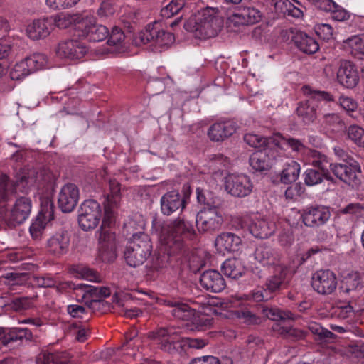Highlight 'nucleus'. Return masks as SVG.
I'll use <instances>...</instances> for the list:
<instances>
[{
  "mask_svg": "<svg viewBox=\"0 0 364 364\" xmlns=\"http://www.w3.org/2000/svg\"><path fill=\"white\" fill-rule=\"evenodd\" d=\"M110 193L107 196L105 205L106 216L102 220L101 227L97 232L99 234L97 246V258L104 262H112L117 257V244L115 234L109 227V218L119 205L120 184L115 179L109 180Z\"/></svg>",
  "mask_w": 364,
  "mask_h": 364,
  "instance_id": "nucleus-1",
  "label": "nucleus"
},
{
  "mask_svg": "<svg viewBox=\"0 0 364 364\" xmlns=\"http://www.w3.org/2000/svg\"><path fill=\"white\" fill-rule=\"evenodd\" d=\"M152 226L168 255L179 254L184 247L183 238L193 240L195 236L192 225L181 217L164 222L154 219Z\"/></svg>",
  "mask_w": 364,
  "mask_h": 364,
  "instance_id": "nucleus-2",
  "label": "nucleus"
},
{
  "mask_svg": "<svg viewBox=\"0 0 364 364\" xmlns=\"http://www.w3.org/2000/svg\"><path fill=\"white\" fill-rule=\"evenodd\" d=\"M222 26V20L214 15L212 10H205L197 17L190 18L184 28L190 32H196L199 38H208L215 36Z\"/></svg>",
  "mask_w": 364,
  "mask_h": 364,
  "instance_id": "nucleus-3",
  "label": "nucleus"
},
{
  "mask_svg": "<svg viewBox=\"0 0 364 364\" xmlns=\"http://www.w3.org/2000/svg\"><path fill=\"white\" fill-rule=\"evenodd\" d=\"M151 249L152 245L148 235L144 232L134 234L126 246L124 259L129 266L138 267L150 256Z\"/></svg>",
  "mask_w": 364,
  "mask_h": 364,
  "instance_id": "nucleus-4",
  "label": "nucleus"
},
{
  "mask_svg": "<svg viewBox=\"0 0 364 364\" xmlns=\"http://www.w3.org/2000/svg\"><path fill=\"white\" fill-rule=\"evenodd\" d=\"M304 93L309 95L308 100L299 103L296 112L299 117L307 122H313L317 115V111L321 105V101L333 102V96L328 92L313 90L310 87H304Z\"/></svg>",
  "mask_w": 364,
  "mask_h": 364,
  "instance_id": "nucleus-5",
  "label": "nucleus"
},
{
  "mask_svg": "<svg viewBox=\"0 0 364 364\" xmlns=\"http://www.w3.org/2000/svg\"><path fill=\"white\" fill-rule=\"evenodd\" d=\"M64 284L70 289L80 290L82 293V299L92 310H98L107 304L104 299L111 294L110 289L105 287H95L83 283L75 284L72 282H66Z\"/></svg>",
  "mask_w": 364,
  "mask_h": 364,
  "instance_id": "nucleus-6",
  "label": "nucleus"
},
{
  "mask_svg": "<svg viewBox=\"0 0 364 364\" xmlns=\"http://www.w3.org/2000/svg\"><path fill=\"white\" fill-rule=\"evenodd\" d=\"M235 220L240 221V227H247L250 233L257 238L264 239L273 235L276 230L274 222L259 215H252L249 218L248 215L236 217Z\"/></svg>",
  "mask_w": 364,
  "mask_h": 364,
  "instance_id": "nucleus-7",
  "label": "nucleus"
},
{
  "mask_svg": "<svg viewBox=\"0 0 364 364\" xmlns=\"http://www.w3.org/2000/svg\"><path fill=\"white\" fill-rule=\"evenodd\" d=\"M149 337L157 343L161 350L169 353L175 352L181 347V331L174 326L159 328L151 332Z\"/></svg>",
  "mask_w": 364,
  "mask_h": 364,
  "instance_id": "nucleus-8",
  "label": "nucleus"
},
{
  "mask_svg": "<svg viewBox=\"0 0 364 364\" xmlns=\"http://www.w3.org/2000/svg\"><path fill=\"white\" fill-rule=\"evenodd\" d=\"M102 216L99 203L94 200H86L80 205L78 223L82 230L87 231L95 228Z\"/></svg>",
  "mask_w": 364,
  "mask_h": 364,
  "instance_id": "nucleus-9",
  "label": "nucleus"
},
{
  "mask_svg": "<svg viewBox=\"0 0 364 364\" xmlns=\"http://www.w3.org/2000/svg\"><path fill=\"white\" fill-rule=\"evenodd\" d=\"M77 35L90 41L100 42L108 37L109 31L106 26L97 24L93 16L84 13L81 24L78 26Z\"/></svg>",
  "mask_w": 364,
  "mask_h": 364,
  "instance_id": "nucleus-10",
  "label": "nucleus"
},
{
  "mask_svg": "<svg viewBox=\"0 0 364 364\" xmlns=\"http://www.w3.org/2000/svg\"><path fill=\"white\" fill-rule=\"evenodd\" d=\"M139 38L144 44L153 43L161 47L171 45L175 40L173 34L166 32L158 22L149 24L144 31L139 33Z\"/></svg>",
  "mask_w": 364,
  "mask_h": 364,
  "instance_id": "nucleus-11",
  "label": "nucleus"
},
{
  "mask_svg": "<svg viewBox=\"0 0 364 364\" xmlns=\"http://www.w3.org/2000/svg\"><path fill=\"white\" fill-rule=\"evenodd\" d=\"M223 222V216L216 207L204 208L198 213L196 218L197 228L203 232L218 230Z\"/></svg>",
  "mask_w": 364,
  "mask_h": 364,
  "instance_id": "nucleus-12",
  "label": "nucleus"
},
{
  "mask_svg": "<svg viewBox=\"0 0 364 364\" xmlns=\"http://www.w3.org/2000/svg\"><path fill=\"white\" fill-rule=\"evenodd\" d=\"M252 188V183L247 175L230 174L225 178V188L232 196L245 197L250 194Z\"/></svg>",
  "mask_w": 364,
  "mask_h": 364,
  "instance_id": "nucleus-13",
  "label": "nucleus"
},
{
  "mask_svg": "<svg viewBox=\"0 0 364 364\" xmlns=\"http://www.w3.org/2000/svg\"><path fill=\"white\" fill-rule=\"evenodd\" d=\"M311 286L320 294H331L337 287L336 276L329 269L318 270L312 275Z\"/></svg>",
  "mask_w": 364,
  "mask_h": 364,
  "instance_id": "nucleus-14",
  "label": "nucleus"
},
{
  "mask_svg": "<svg viewBox=\"0 0 364 364\" xmlns=\"http://www.w3.org/2000/svg\"><path fill=\"white\" fill-rule=\"evenodd\" d=\"M87 52L84 43L77 39H68L58 43L55 53L61 58L71 60L83 58Z\"/></svg>",
  "mask_w": 364,
  "mask_h": 364,
  "instance_id": "nucleus-15",
  "label": "nucleus"
},
{
  "mask_svg": "<svg viewBox=\"0 0 364 364\" xmlns=\"http://www.w3.org/2000/svg\"><path fill=\"white\" fill-rule=\"evenodd\" d=\"M330 217V210L324 205L308 207L303 210L301 215L304 224L311 228L323 225L329 220Z\"/></svg>",
  "mask_w": 364,
  "mask_h": 364,
  "instance_id": "nucleus-16",
  "label": "nucleus"
},
{
  "mask_svg": "<svg viewBox=\"0 0 364 364\" xmlns=\"http://www.w3.org/2000/svg\"><path fill=\"white\" fill-rule=\"evenodd\" d=\"M159 303L171 308V314L176 318L191 321L196 316V311L179 299L161 298L159 299Z\"/></svg>",
  "mask_w": 364,
  "mask_h": 364,
  "instance_id": "nucleus-17",
  "label": "nucleus"
},
{
  "mask_svg": "<svg viewBox=\"0 0 364 364\" xmlns=\"http://www.w3.org/2000/svg\"><path fill=\"white\" fill-rule=\"evenodd\" d=\"M79 200V189L74 183L64 185L58 194V205L63 213H70L76 207Z\"/></svg>",
  "mask_w": 364,
  "mask_h": 364,
  "instance_id": "nucleus-18",
  "label": "nucleus"
},
{
  "mask_svg": "<svg viewBox=\"0 0 364 364\" xmlns=\"http://www.w3.org/2000/svg\"><path fill=\"white\" fill-rule=\"evenodd\" d=\"M262 18V14L259 9L252 6H242L229 16L228 21L235 26H240L256 23Z\"/></svg>",
  "mask_w": 364,
  "mask_h": 364,
  "instance_id": "nucleus-19",
  "label": "nucleus"
},
{
  "mask_svg": "<svg viewBox=\"0 0 364 364\" xmlns=\"http://www.w3.org/2000/svg\"><path fill=\"white\" fill-rule=\"evenodd\" d=\"M50 181V173L43 171L39 173L31 171L28 176L23 175L18 178L14 183V187L16 191L27 193L28 189L36 183L44 185Z\"/></svg>",
  "mask_w": 364,
  "mask_h": 364,
  "instance_id": "nucleus-20",
  "label": "nucleus"
},
{
  "mask_svg": "<svg viewBox=\"0 0 364 364\" xmlns=\"http://www.w3.org/2000/svg\"><path fill=\"white\" fill-rule=\"evenodd\" d=\"M185 197L176 190H172L164 194L160 200L161 211L164 215H171L178 210L186 207Z\"/></svg>",
  "mask_w": 364,
  "mask_h": 364,
  "instance_id": "nucleus-21",
  "label": "nucleus"
},
{
  "mask_svg": "<svg viewBox=\"0 0 364 364\" xmlns=\"http://www.w3.org/2000/svg\"><path fill=\"white\" fill-rule=\"evenodd\" d=\"M338 82L346 88L355 87L359 82L356 66L348 60H342L337 71Z\"/></svg>",
  "mask_w": 364,
  "mask_h": 364,
  "instance_id": "nucleus-22",
  "label": "nucleus"
},
{
  "mask_svg": "<svg viewBox=\"0 0 364 364\" xmlns=\"http://www.w3.org/2000/svg\"><path fill=\"white\" fill-rule=\"evenodd\" d=\"M332 173L341 181L350 185L357 178V173L361 172L360 166L355 161L344 164H333L331 165Z\"/></svg>",
  "mask_w": 364,
  "mask_h": 364,
  "instance_id": "nucleus-23",
  "label": "nucleus"
},
{
  "mask_svg": "<svg viewBox=\"0 0 364 364\" xmlns=\"http://www.w3.org/2000/svg\"><path fill=\"white\" fill-rule=\"evenodd\" d=\"M53 17H46L33 20L26 28V33L29 38L38 40L48 36L53 30Z\"/></svg>",
  "mask_w": 364,
  "mask_h": 364,
  "instance_id": "nucleus-24",
  "label": "nucleus"
},
{
  "mask_svg": "<svg viewBox=\"0 0 364 364\" xmlns=\"http://www.w3.org/2000/svg\"><path fill=\"white\" fill-rule=\"evenodd\" d=\"M31 200L26 197L18 198L11 211L9 221L13 225L24 223L31 212Z\"/></svg>",
  "mask_w": 364,
  "mask_h": 364,
  "instance_id": "nucleus-25",
  "label": "nucleus"
},
{
  "mask_svg": "<svg viewBox=\"0 0 364 364\" xmlns=\"http://www.w3.org/2000/svg\"><path fill=\"white\" fill-rule=\"evenodd\" d=\"M242 244L241 238L235 233L225 232L217 236L215 245L223 254L237 251Z\"/></svg>",
  "mask_w": 364,
  "mask_h": 364,
  "instance_id": "nucleus-26",
  "label": "nucleus"
},
{
  "mask_svg": "<svg viewBox=\"0 0 364 364\" xmlns=\"http://www.w3.org/2000/svg\"><path fill=\"white\" fill-rule=\"evenodd\" d=\"M70 235L68 231L61 230L53 235L47 242L48 251L56 256L65 254L69 249Z\"/></svg>",
  "mask_w": 364,
  "mask_h": 364,
  "instance_id": "nucleus-27",
  "label": "nucleus"
},
{
  "mask_svg": "<svg viewBox=\"0 0 364 364\" xmlns=\"http://www.w3.org/2000/svg\"><path fill=\"white\" fill-rule=\"evenodd\" d=\"M201 286L211 292H220L225 287V282L222 275L216 270H207L200 278Z\"/></svg>",
  "mask_w": 364,
  "mask_h": 364,
  "instance_id": "nucleus-28",
  "label": "nucleus"
},
{
  "mask_svg": "<svg viewBox=\"0 0 364 364\" xmlns=\"http://www.w3.org/2000/svg\"><path fill=\"white\" fill-rule=\"evenodd\" d=\"M236 131L235 124L230 121L214 123L208 131V135L213 141H223Z\"/></svg>",
  "mask_w": 364,
  "mask_h": 364,
  "instance_id": "nucleus-29",
  "label": "nucleus"
},
{
  "mask_svg": "<svg viewBox=\"0 0 364 364\" xmlns=\"http://www.w3.org/2000/svg\"><path fill=\"white\" fill-rule=\"evenodd\" d=\"M77 364L66 351L42 352L36 358V364Z\"/></svg>",
  "mask_w": 364,
  "mask_h": 364,
  "instance_id": "nucleus-30",
  "label": "nucleus"
},
{
  "mask_svg": "<svg viewBox=\"0 0 364 364\" xmlns=\"http://www.w3.org/2000/svg\"><path fill=\"white\" fill-rule=\"evenodd\" d=\"M255 259L263 266H282L277 251L268 246H259L255 252Z\"/></svg>",
  "mask_w": 364,
  "mask_h": 364,
  "instance_id": "nucleus-31",
  "label": "nucleus"
},
{
  "mask_svg": "<svg viewBox=\"0 0 364 364\" xmlns=\"http://www.w3.org/2000/svg\"><path fill=\"white\" fill-rule=\"evenodd\" d=\"M323 11L330 12L331 18L338 21H343L350 17L349 13L333 0H320L315 6Z\"/></svg>",
  "mask_w": 364,
  "mask_h": 364,
  "instance_id": "nucleus-32",
  "label": "nucleus"
},
{
  "mask_svg": "<svg viewBox=\"0 0 364 364\" xmlns=\"http://www.w3.org/2000/svg\"><path fill=\"white\" fill-rule=\"evenodd\" d=\"M244 141L250 146L264 150L267 149H275L279 146V142L275 137H263L255 133H247L244 136Z\"/></svg>",
  "mask_w": 364,
  "mask_h": 364,
  "instance_id": "nucleus-33",
  "label": "nucleus"
},
{
  "mask_svg": "<svg viewBox=\"0 0 364 364\" xmlns=\"http://www.w3.org/2000/svg\"><path fill=\"white\" fill-rule=\"evenodd\" d=\"M272 149H267L254 152L249 159L250 166L259 172L269 170L272 166V158L269 154Z\"/></svg>",
  "mask_w": 364,
  "mask_h": 364,
  "instance_id": "nucleus-34",
  "label": "nucleus"
},
{
  "mask_svg": "<svg viewBox=\"0 0 364 364\" xmlns=\"http://www.w3.org/2000/svg\"><path fill=\"white\" fill-rule=\"evenodd\" d=\"M293 41L296 48L305 54H314L319 49L318 42L313 37L302 32L296 33L293 37Z\"/></svg>",
  "mask_w": 364,
  "mask_h": 364,
  "instance_id": "nucleus-35",
  "label": "nucleus"
},
{
  "mask_svg": "<svg viewBox=\"0 0 364 364\" xmlns=\"http://www.w3.org/2000/svg\"><path fill=\"white\" fill-rule=\"evenodd\" d=\"M83 16L84 13L80 14H60L53 17L52 28L55 26L60 29H64L73 25L75 31L78 33V26L81 24Z\"/></svg>",
  "mask_w": 364,
  "mask_h": 364,
  "instance_id": "nucleus-36",
  "label": "nucleus"
},
{
  "mask_svg": "<svg viewBox=\"0 0 364 364\" xmlns=\"http://www.w3.org/2000/svg\"><path fill=\"white\" fill-rule=\"evenodd\" d=\"M32 333L28 328H7L6 337L4 340V346L21 345L23 341H30Z\"/></svg>",
  "mask_w": 364,
  "mask_h": 364,
  "instance_id": "nucleus-37",
  "label": "nucleus"
},
{
  "mask_svg": "<svg viewBox=\"0 0 364 364\" xmlns=\"http://www.w3.org/2000/svg\"><path fill=\"white\" fill-rule=\"evenodd\" d=\"M298 6L294 4L289 0H277L275 8L284 15L299 18L304 15L303 9H306L297 0H293Z\"/></svg>",
  "mask_w": 364,
  "mask_h": 364,
  "instance_id": "nucleus-38",
  "label": "nucleus"
},
{
  "mask_svg": "<svg viewBox=\"0 0 364 364\" xmlns=\"http://www.w3.org/2000/svg\"><path fill=\"white\" fill-rule=\"evenodd\" d=\"M363 287V279L358 272H351L344 277L341 291L346 294L358 291Z\"/></svg>",
  "mask_w": 364,
  "mask_h": 364,
  "instance_id": "nucleus-39",
  "label": "nucleus"
},
{
  "mask_svg": "<svg viewBox=\"0 0 364 364\" xmlns=\"http://www.w3.org/2000/svg\"><path fill=\"white\" fill-rule=\"evenodd\" d=\"M287 272L288 269L284 265L274 267L273 274L266 282L269 292H276L280 289L285 282Z\"/></svg>",
  "mask_w": 364,
  "mask_h": 364,
  "instance_id": "nucleus-40",
  "label": "nucleus"
},
{
  "mask_svg": "<svg viewBox=\"0 0 364 364\" xmlns=\"http://www.w3.org/2000/svg\"><path fill=\"white\" fill-rule=\"evenodd\" d=\"M221 271L226 277L235 279L242 276L245 268L240 259L232 258L223 263Z\"/></svg>",
  "mask_w": 364,
  "mask_h": 364,
  "instance_id": "nucleus-41",
  "label": "nucleus"
},
{
  "mask_svg": "<svg viewBox=\"0 0 364 364\" xmlns=\"http://www.w3.org/2000/svg\"><path fill=\"white\" fill-rule=\"evenodd\" d=\"M262 312L267 318L275 321H294L297 318L290 311H284L276 307L262 306Z\"/></svg>",
  "mask_w": 364,
  "mask_h": 364,
  "instance_id": "nucleus-42",
  "label": "nucleus"
},
{
  "mask_svg": "<svg viewBox=\"0 0 364 364\" xmlns=\"http://www.w3.org/2000/svg\"><path fill=\"white\" fill-rule=\"evenodd\" d=\"M301 167L299 163L291 160L287 163L281 173V181L283 183H291L297 180L299 176Z\"/></svg>",
  "mask_w": 364,
  "mask_h": 364,
  "instance_id": "nucleus-43",
  "label": "nucleus"
},
{
  "mask_svg": "<svg viewBox=\"0 0 364 364\" xmlns=\"http://www.w3.org/2000/svg\"><path fill=\"white\" fill-rule=\"evenodd\" d=\"M307 154L309 161L313 166L318 168L321 171H326L328 168L331 169V165H333V164L331 163L327 156L324 154L315 149H310Z\"/></svg>",
  "mask_w": 364,
  "mask_h": 364,
  "instance_id": "nucleus-44",
  "label": "nucleus"
},
{
  "mask_svg": "<svg viewBox=\"0 0 364 364\" xmlns=\"http://www.w3.org/2000/svg\"><path fill=\"white\" fill-rule=\"evenodd\" d=\"M322 124L332 132H338L342 129L344 124L340 116L336 113L321 112Z\"/></svg>",
  "mask_w": 364,
  "mask_h": 364,
  "instance_id": "nucleus-45",
  "label": "nucleus"
},
{
  "mask_svg": "<svg viewBox=\"0 0 364 364\" xmlns=\"http://www.w3.org/2000/svg\"><path fill=\"white\" fill-rule=\"evenodd\" d=\"M31 73L46 68L48 64V57L43 53H33L25 58Z\"/></svg>",
  "mask_w": 364,
  "mask_h": 364,
  "instance_id": "nucleus-46",
  "label": "nucleus"
},
{
  "mask_svg": "<svg viewBox=\"0 0 364 364\" xmlns=\"http://www.w3.org/2000/svg\"><path fill=\"white\" fill-rule=\"evenodd\" d=\"M32 73L26 61L24 60L17 63L10 72V77L13 80H20Z\"/></svg>",
  "mask_w": 364,
  "mask_h": 364,
  "instance_id": "nucleus-47",
  "label": "nucleus"
},
{
  "mask_svg": "<svg viewBox=\"0 0 364 364\" xmlns=\"http://www.w3.org/2000/svg\"><path fill=\"white\" fill-rule=\"evenodd\" d=\"M308 328L312 333L317 335L318 338L321 341H326L335 338V336L332 332L323 328L316 322H309L308 324Z\"/></svg>",
  "mask_w": 364,
  "mask_h": 364,
  "instance_id": "nucleus-48",
  "label": "nucleus"
},
{
  "mask_svg": "<svg viewBox=\"0 0 364 364\" xmlns=\"http://www.w3.org/2000/svg\"><path fill=\"white\" fill-rule=\"evenodd\" d=\"M184 0H172L168 5L161 10V15L164 18H171L177 14L184 6Z\"/></svg>",
  "mask_w": 364,
  "mask_h": 364,
  "instance_id": "nucleus-49",
  "label": "nucleus"
},
{
  "mask_svg": "<svg viewBox=\"0 0 364 364\" xmlns=\"http://www.w3.org/2000/svg\"><path fill=\"white\" fill-rule=\"evenodd\" d=\"M235 314L247 325L259 324L262 322L259 316L248 309L237 310Z\"/></svg>",
  "mask_w": 364,
  "mask_h": 364,
  "instance_id": "nucleus-50",
  "label": "nucleus"
},
{
  "mask_svg": "<svg viewBox=\"0 0 364 364\" xmlns=\"http://www.w3.org/2000/svg\"><path fill=\"white\" fill-rule=\"evenodd\" d=\"M304 183L306 186H312L323 182L322 171L314 168L307 169L304 174Z\"/></svg>",
  "mask_w": 364,
  "mask_h": 364,
  "instance_id": "nucleus-51",
  "label": "nucleus"
},
{
  "mask_svg": "<svg viewBox=\"0 0 364 364\" xmlns=\"http://www.w3.org/2000/svg\"><path fill=\"white\" fill-rule=\"evenodd\" d=\"M348 136L355 144L364 147V129L356 125H351L348 129Z\"/></svg>",
  "mask_w": 364,
  "mask_h": 364,
  "instance_id": "nucleus-52",
  "label": "nucleus"
},
{
  "mask_svg": "<svg viewBox=\"0 0 364 364\" xmlns=\"http://www.w3.org/2000/svg\"><path fill=\"white\" fill-rule=\"evenodd\" d=\"M277 141L279 142V146H275V149L281 148L282 146H287L294 151H301L304 149L303 143L296 139L294 138H284L279 136Z\"/></svg>",
  "mask_w": 364,
  "mask_h": 364,
  "instance_id": "nucleus-53",
  "label": "nucleus"
},
{
  "mask_svg": "<svg viewBox=\"0 0 364 364\" xmlns=\"http://www.w3.org/2000/svg\"><path fill=\"white\" fill-rule=\"evenodd\" d=\"M341 214H348L353 218H360L364 215V206L358 203H350L340 210Z\"/></svg>",
  "mask_w": 364,
  "mask_h": 364,
  "instance_id": "nucleus-54",
  "label": "nucleus"
},
{
  "mask_svg": "<svg viewBox=\"0 0 364 364\" xmlns=\"http://www.w3.org/2000/svg\"><path fill=\"white\" fill-rule=\"evenodd\" d=\"M348 43L353 52L364 55V35L352 36L348 38Z\"/></svg>",
  "mask_w": 364,
  "mask_h": 364,
  "instance_id": "nucleus-55",
  "label": "nucleus"
},
{
  "mask_svg": "<svg viewBox=\"0 0 364 364\" xmlns=\"http://www.w3.org/2000/svg\"><path fill=\"white\" fill-rule=\"evenodd\" d=\"M116 9L111 0H105L101 3L97 14L100 18H107L115 13Z\"/></svg>",
  "mask_w": 364,
  "mask_h": 364,
  "instance_id": "nucleus-56",
  "label": "nucleus"
},
{
  "mask_svg": "<svg viewBox=\"0 0 364 364\" xmlns=\"http://www.w3.org/2000/svg\"><path fill=\"white\" fill-rule=\"evenodd\" d=\"M8 182V176L0 173V206H4L9 200V193L7 190Z\"/></svg>",
  "mask_w": 364,
  "mask_h": 364,
  "instance_id": "nucleus-57",
  "label": "nucleus"
},
{
  "mask_svg": "<svg viewBox=\"0 0 364 364\" xmlns=\"http://www.w3.org/2000/svg\"><path fill=\"white\" fill-rule=\"evenodd\" d=\"M124 38L125 35L122 30L117 26H114L109 36L107 43L109 46H120L124 41Z\"/></svg>",
  "mask_w": 364,
  "mask_h": 364,
  "instance_id": "nucleus-58",
  "label": "nucleus"
},
{
  "mask_svg": "<svg viewBox=\"0 0 364 364\" xmlns=\"http://www.w3.org/2000/svg\"><path fill=\"white\" fill-rule=\"evenodd\" d=\"M338 103L346 113L351 117H353L352 113L354 112L358 107L357 102L353 98L346 96H341L338 100Z\"/></svg>",
  "mask_w": 364,
  "mask_h": 364,
  "instance_id": "nucleus-59",
  "label": "nucleus"
},
{
  "mask_svg": "<svg viewBox=\"0 0 364 364\" xmlns=\"http://www.w3.org/2000/svg\"><path fill=\"white\" fill-rule=\"evenodd\" d=\"M79 0H46V5L53 9H65L75 6Z\"/></svg>",
  "mask_w": 364,
  "mask_h": 364,
  "instance_id": "nucleus-60",
  "label": "nucleus"
},
{
  "mask_svg": "<svg viewBox=\"0 0 364 364\" xmlns=\"http://www.w3.org/2000/svg\"><path fill=\"white\" fill-rule=\"evenodd\" d=\"M196 195L199 203L207 205V208L215 207L210 193L198 188L196 189Z\"/></svg>",
  "mask_w": 364,
  "mask_h": 364,
  "instance_id": "nucleus-61",
  "label": "nucleus"
},
{
  "mask_svg": "<svg viewBox=\"0 0 364 364\" xmlns=\"http://www.w3.org/2000/svg\"><path fill=\"white\" fill-rule=\"evenodd\" d=\"M33 282L36 286L43 288L53 287L57 284V281L49 274L36 276Z\"/></svg>",
  "mask_w": 364,
  "mask_h": 364,
  "instance_id": "nucleus-62",
  "label": "nucleus"
},
{
  "mask_svg": "<svg viewBox=\"0 0 364 364\" xmlns=\"http://www.w3.org/2000/svg\"><path fill=\"white\" fill-rule=\"evenodd\" d=\"M46 224L43 220L38 218L31 225L29 231L32 237L35 240H38L41 237V235L44 230Z\"/></svg>",
  "mask_w": 364,
  "mask_h": 364,
  "instance_id": "nucleus-63",
  "label": "nucleus"
},
{
  "mask_svg": "<svg viewBox=\"0 0 364 364\" xmlns=\"http://www.w3.org/2000/svg\"><path fill=\"white\" fill-rule=\"evenodd\" d=\"M316 33L323 40H329L333 36V29L329 24L323 23L316 27Z\"/></svg>",
  "mask_w": 364,
  "mask_h": 364,
  "instance_id": "nucleus-64",
  "label": "nucleus"
}]
</instances>
